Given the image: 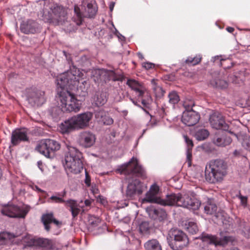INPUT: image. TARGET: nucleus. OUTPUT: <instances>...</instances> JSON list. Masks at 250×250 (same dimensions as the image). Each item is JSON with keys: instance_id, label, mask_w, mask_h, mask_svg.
Masks as SVG:
<instances>
[{"instance_id": "obj_58", "label": "nucleus", "mask_w": 250, "mask_h": 250, "mask_svg": "<svg viewBox=\"0 0 250 250\" xmlns=\"http://www.w3.org/2000/svg\"><path fill=\"white\" fill-rule=\"evenodd\" d=\"M109 75H114V73L113 71H110L109 72Z\"/></svg>"}, {"instance_id": "obj_41", "label": "nucleus", "mask_w": 250, "mask_h": 250, "mask_svg": "<svg viewBox=\"0 0 250 250\" xmlns=\"http://www.w3.org/2000/svg\"><path fill=\"white\" fill-rule=\"evenodd\" d=\"M153 89L157 97H160L163 96L165 93V91L163 88L159 86L154 85Z\"/></svg>"}, {"instance_id": "obj_29", "label": "nucleus", "mask_w": 250, "mask_h": 250, "mask_svg": "<svg viewBox=\"0 0 250 250\" xmlns=\"http://www.w3.org/2000/svg\"><path fill=\"white\" fill-rule=\"evenodd\" d=\"M202 60V56L200 54L196 55L195 57H188L185 60V63L188 65L194 66L198 64Z\"/></svg>"}, {"instance_id": "obj_21", "label": "nucleus", "mask_w": 250, "mask_h": 250, "mask_svg": "<svg viewBox=\"0 0 250 250\" xmlns=\"http://www.w3.org/2000/svg\"><path fill=\"white\" fill-rule=\"evenodd\" d=\"M146 211L152 219L160 222L165 220L167 217L166 211L161 208L151 206L147 208Z\"/></svg>"}, {"instance_id": "obj_37", "label": "nucleus", "mask_w": 250, "mask_h": 250, "mask_svg": "<svg viewBox=\"0 0 250 250\" xmlns=\"http://www.w3.org/2000/svg\"><path fill=\"white\" fill-rule=\"evenodd\" d=\"M150 227L147 221H144L140 225V231L142 234L147 233L149 232Z\"/></svg>"}, {"instance_id": "obj_62", "label": "nucleus", "mask_w": 250, "mask_h": 250, "mask_svg": "<svg viewBox=\"0 0 250 250\" xmlns=\"http://www.w3.org/2000/svg\"><path fill=\"white\" fill-rule=\"evenodd\" d=\"M113 81H114L118 80V79H115V78H113Z\"/></svg>"}, {"instance_id": "obj_27", "label": "nucleus", "mask_w": 250, "mask_h": 250, "mask_svg": "<svg viewBox=\"0 0 250 250\" xmlns=\"http://www.w3.org/2000/svg\"><path fill=\"white\" fill-rule=\"evenodd\" d=\"M66 193L65 189L61 192H56L55 195L51 196L48 199L47 202L52 203H64L65 205L66 201L63 199V198L66 196Z\"/></svg>"}, {"instance_id": "obj_36", "label": "nucleus", "mask_w": 250, "mask_h": 250, "mask_svg": "<svg viewBox=\"0 0 250 250\" xmlns=\"http://www.w3.org/2000/svg\"><path fill=\"white\" fill-rule=\"evenodd\" d=\"M241 145L246 150L250 152V136L244 135L242 137Z\"/></svg>"}, {"instance_id": "obj_56", "label": "nucleus", "mask_w": 250, "mask_h": 250, "mask_svg": "<svg viewBox=\"0 0 250 250\" xmlns=\"http://www.w3.org/2000/svg\"><path fill=\"white\" fill-rule=\"evenodd\" d=\"M137 55H138V57L141 59H144V56L143 55V54L141 53H138L137 54Z\"/></svg>"}, {"instance_id": "obj_39", "label": "nucleus", "mask_w": 250, "mask_h": 250, "mask_svg": "<svg viewBox=\"0 0 250 250\" xmlns=\"http://www.w3.org/2000/svg\"><path fill=\"white\" fill-rule=\"evenodd\" d=\"M230 240V237L224 236L222 238H218L216 236V241L215 246H224L226 245Z\"/></svg>"}, {"instance_id": "obj_25", "label": "nucleus", "mask_w": 250, "mask_h": 250, "mask_svg": "<svg viewBox=\"0 0 250 250\" xmlns=\"http://www.w3.org/2000/svg\"><path fill=\"white\" fill-rule=\"evenodd\" d=\"M65 206L67 208H69V211L71 212L73 218H76L80 212L79 204L76 200L73 199L66 200Z\"/></svg>"}, {"instance_id": "obj_34", "label": "nucleus", "mask_w": 250, "mask_h": 250, "mask_svg": "<svg viewBox=\"0 0 250 250\" xmlns=\"http://www.w3.org/2000/svg\"><path fill=\"white\" fill-rule=\"evenodd\" d=\"M169 103L173 105L177 104L180 101V97L177 92L172 91L168 94Z\"/></svg>"}, {"instance_id": "obj_9", "label": "nucleus", "mask_w": 250, "mask_h": 250, "mask_svg": "<svg viewBox=\"0 0 250 250\" xmlns=\"http://www.w3.org/2000/svg\"><path fill=\"white\" fill-rule=\"evenodd\" d=\"M126 84L135 92L139 102H141L144 106L147 107L151 100L144 86L133 79H128Z\"/></svg>"}, {"instance_id": "obj_4", "label": "nucleus", "mask_w": 250, "mask_h": 250, "mask_svg": "<svg viewBox=\"0 0 250 250\" xmlns=\"http://www.w3.org/2000/svg\"><path fill=\"white\" fill-rule=\"evenodd\" d=\"M161 205L177 206L196 210L201 205L200 202L194 197H190L188 194L182 195L181 193H172L167 195L165 199H163Z\"/></svg>"}, {"instance_id": "obj_55", "label": "nucleus", "mask_w": 250, "mask_h": 250, "mask_svg": "<svg viewBox=\"0 0 250 250\" xmlns=\"http://www.w3.org/2000/svg\"><path fill=\"white\" fill-rule=\"evenodd\" d=\"M35 188H36V190H37V191H39V192H42V193H46H46L44 191H43V190H42L41 188H39L38 187H37V186H35Z\"/></svg>"}, {"instance_id": "obj_1", "label": "nucleus", "mask_w": 250, "mask_h": 250, "mask_svg": "<svg viewBox=\"0 0 250 250\" xmlns=\"http://www.w3.org/2000/svg\"><path fill=\"white\" fill-rule=\"evenodd\" d=\"M118 170L127 176L128 183L125 195L128 198L133 199L135 196L142 194L145 187L143 183L136 178L145 179L146 178V174L136 158L133 157L128 163L121 166Z\"/></svg>"}, {"instance_id": "obj_60", "label": "nucleus", "mask_w": 250, "mask_h": 250, "mask_svg": "<svg viewBox=\"0 0 250 250\" xmlns=\"http://www.w3.org/2000/svg\"><path fill=\"white\" fill-rule=\"evenodd\" d=\"M113 7V4L112 5H110V9L111 10H112Z\"/></svg>"}, {"instance_id": "obj_52", "label": "nucleus", "mask_w": 250, "mask_h": 250, "mask_svg": "<svg viewBox=\"0 0 250 250\" xmlns=\"http://www.w3.org/2000/svg\"><path fill=\"white\" fill-rule=\"evenodd\" d=\"M92 190V192H93V194L95 195V196L97 197V194H98L99 192V189L96 188H93Z\"/></svg>"}, {"instance_id": "obj_2", "label": "nucleus", "mask_w": 250, "mask_h": 250, "mask_svg": "<svg viewBox=\"0 0 250 250\" xmlns=\"http://www.w3.org/2000/svg\"><path fill=\"white\" fill-rule=\"evenodd\" d=\"M82 73L73 66L70 70L61 74L56 78L57 86L73 90L76 87L77 94L79 96L85 97L88 94L90 84L88 81L80 79Z\"/></svg>"}, {"instance_id": "obj_50", "label": "nucleus", "mask_w": 250, "mask_h": 250, "mask_svg": "<svg viewBox=\"0 0 250 250\" xmlns=\"http://www.w3.org/2000/svg\"><path fill=\"white\" fill-rule=\"evenodd\" d=\"M85 183L88 187L90 185V177L86 172L85 174Z\"/></svg>"}, {"instance_id": "obj_20", "label": "nucleus", "mask_w": 250, "mask_h": 250, "mask_svg": "<svg viewBox=\"0 0 250 250\" xmlns=\"http://www.w3.org/2000/svg\"><path fill=\"white\" fill-rule=\"evenodd\" d=\"M96 140L94 134L89 131H83L79 136V142L84 147H89L94 145Z\"/></svg>"}, {"instance_id": "obj_48", "label": "nucleus", "mask_w": 250, "mask_h": 250, "mask_svg": "<svg viewBox=\"0 0 250 250\" xmlns=\"http://www.w3.org/2000/svg\"><path fill=\"white\" fill-rule=\"evenodd\" d=\"M239 198L241 200V203L242 205L245 206L247 204V197L246 196L240 195Z\"/></svg>"}, {"instance_id": "obj_31", "label": "nucleus", "mask_w": 250, "mask_h": 250, "mask_svg": "<svg viewBox=\"0 0 250 250\" xmlns=\"http://www.w3.org/2000/svg\"><path fill=\"white\" fill-rule=\"evenodd\" d=\"M217 209L216 205L210 200H208L204 207L205 213L209 214L215 213Z\"/></svg>"}, {"instance_id": "obj_59", "label": "nucleus", "mask_w": 250, "mask_h": 250, "mask_svg": "<svg viewBox=\"0 0 250 250\" xmlns=\"http://www.w3.org/2000/svg\"><path fill=\"white\" fill-rule=\"evenodd\" d=\"M229 133H230V134H233V135H234V136H235L236 137H237V135H236V134L234 133L233 132H231V131H229Z\"/></svg>"}, {"instance_id": "obj_19", "label": "nucleus", "mask_w": 250, "mask_h": 250, "mask_svg": "<svg viewBox=\"0 0 250 250\" xmlns=\"http://www.w3.org/2000/svg\"><path fill=\"white\" fill-rule=\"evenodd\" d=\"M20 30L25 34H35L38 31V24L31 20L22 21L20 24Z\"/></svg>"}, {"instance_id": "obj_49", "label": "nucleus", "mask_w": 250, "mask_h": 250, "mask_svg": "<svg viewBox=\"0 0 250 250\" xmlns=\"http://www.w3.org/2000/svg\"><path fill=\"white\" fill-rule=\"evenodd\" d=\"M191 149L190 148H188L187 152V157L188 161L191 162V158H192V153H191Z\"/></svg>"}, {"instance_id": "obj_22", "label": "nucleus", "mask_w": 250, "mask_h": 250, "mask_svg": "<svg viewBox=\"0 0 250 250\" xmlns=\"http://www.w3.org/2000/svg\"><path fill=\"white\" fill-rule=\"evenodd\" d=\"M41 222L44 226L45 230L47 232L50 230L51 223L54 224L57 226L62 225V223L54 217L52 212L42 214L41 217Z\"/></svg>"}, {"instance_id": "obj_32", "label": "nucleus", "mask_w": 250, "mask_h": 250, "mask_svg": "<svg viewBox=\"0 0 250 250\" xmlns=\"http://www.w3.org/2000/svg\"><path fill=\"white\" fill-rule=\"evenodd\" d=\"M185 229L192 234H196L198 231V228L196 224L192 221H188L185 223Z\"/></svg>"}, {"instance_id": "obj_26", "label": "nucleus", "mask_w": 250, "mask_h": 250, "mask_svg": "<svg viewBox=\"0 0 250 250\" xmlns=\"http://www.w3.org/2000/svg\"><path fill=\"white\" fill-rule=\"evenodd\" d=\"M232 142L231 138L225 134L221 136H216L213 140L214 144L219 146H225L229 145Z\"/></svg>"}, {"instance_id": "obj_17", "label": "nucleus", "mask_w": 250, "mask_h": 250, "mask_svg": "<svg viewBox=\"0 0 250 250\" xmlns=\"http://www.w3.org/2000/svg\"><path fill=\"white\" fill-rule=\"evenodd\" d=\"M159 187L156 184H153L149 190L146 194L144 201L148 203H157L161 205L163 202L162 199L158 196L159 192Z\"/></svg>"}, {"instance_id": "obj_54", "label": "nucleus", "mask_w": 250, "mask_h": 250, "mask_svg": "<svg viewBox=\"0 0 250 250\" xmlns=\"http://www.w3.org/2000/svg\"><path fill=\"white\" fill-rule=\"evenodd\" d=\"M91 204V202L89 200H85L84 201V204L86 206H89Z\"/></svg>"}, {"instance_id": "obj_46", "label": "nucleus", "mask_w": 250, "mask_h": 250, "mask_svg": "<svg viewBox=\"0 0 250 250\" xmlns=\"http://www.w3.org/2000/svg\"><path fill=\"white\" fill-rule=\"evenodd\" d=\"M216 86L221 87L222 88H226L228 86V83L226 81H219L216 83Z\"/></svg>"}, {"instance_id": "obj_51", "label": "nucleus", "mask_w": 250, "mask_h": 250, "mask_svg": "<svg viewBox=\"0 0 250 250\" xmlns=\"http://www.w3.org/2000/svg\"><path fill=\"white\" fill-rule=\"evenodd\" d=\"M242 154V150H235L233 152V155L235 156H239Z\"/></svg>"}, {"instance_id": "obj_6", "label": "nucleus", "mask_w": 250, "mask_h": 250, "mask_svg": "<svg viewBox=\"0 0 250 250\" xmlns=\"http://www.w3.org/2000/svg\"><path fill=\"white\" fill-rule=\"evenodd\" d=\"M68 152L65 157L64 167L67 172L78 174L83 169L82 154L76 148L66 145Z\"/></svg>"}, {"instance_id": "obj_7", "label": "nucleus", "mask_w": 250, "mask_h": 250, "mask_svg": "<svg viewBox=\"0 0 250 250\" xmlns=\"http://www.w3.org/2000/svg\"><path fill=\"white\" fill-rule=\"evenodd\" d=\"M83 6L84 7V11L83 14L81 12L80 7L77 5L74 6L75 15L73 17V20L78 25L82 24L84 17L93 18L96 15L97 11V7L94 0L83 2Z\"/></svg>"}, {"instance_id": "obj_15", "label": "nucleus", "mask_w": 250, "mask_h": 250, "mask_svg": "<svg viewBox=\"0 0 250 250\" xmlns=\"http://www.w3.org/2000/svg\"><path fill=\"white\" fill-rule=\"evenodd\" d=\"M209 122L212 127L216 129L228 131L229 128L224 117L219 112L214 113L210 116Z\"/></svg>"}, {"instance_id": "obj_57", "label": "nucleus", "mask_w": 250, "mask_h": 250, "mask_svg": "<svg viewBox=\"0 0 250 250\" xmlns=\"http://www.w3.org/2000/svg\"><path fill=\"white\" fill-rule=\"evenodd\" d=\"M229 62V60H222L221 61V65L223 66V62Z\"/></svg>"}, {"instance_id": "obj_35", "label": "nucleus", "mask_w": 250, "mask_h": 250, "mask_svg": "<svg viewBox=\"0 0 250 250\" xmlns=\"http://www.w3.org/2000/svg\"><path fill=\"white\" fill-rule=\"evenodd\" d=\"M209 135V132L205 129L199 130L195 134V137L198 140H204L206 139Z\"/></svg>"}, {"instance_id": "obj_63", "label": "nucleus", "mask_w": 250, "mask_h": 250, "mask_svg": "<svg viewBox=\"0 0 250 250\" xmlns=\"http://www.w3.org/2000/svg\"><path fill=\"white\" fill-rule=\"evenodd\" d=\"M98 197L100 198V199H101V198L102 197L101 195H98Z\"/></svg>"}, {"instance_id": "obj_44", "label": "nucleus", "mask_w": 250, "mask_h": 250, "mask_svg": "<svg viewBox=\"0 0 250 250\" xmlns=\"http://www.w3.org/2000/svg\"><path fill=\"white\" fill-rule=\"evenodd\" d=\"M185 142L188 146V148L192 149L193 146V143L192 141L187 136H184Z\"/></svg>"}, {"instance_id": "obj_13", "label": "nucleus", "mask_w": 250, "mask_h": 250, "mask_svg": "<svg viewBox=\"0 0 250 250\" xmlns=\"http://www.w3.org/2000/svg\"><path fill=\"white\" fill-rule=\"evenodd\" d=\"M29 130L26 128H16L13 130L11 136V143L13 146L21 142H29Z\"/></svg>"}, {"instance_id": "obj_12", "label": "nucleus", "mask_w": 250, "mask_h": 250, "mask_svg": "<svg viewBox=\"0 0 250 250\" xmlns=\"http://www.w3.org/2000/svg\"><path fill=\"white\" fill-rule=\"evenodd\" d=\"M71 117L76 129H82L89 126L90 122L93 118V114L91 112H85Z\"/></svg>"}, {"instance_id": "obj_16", "label": "nucleus", "mask_w": 250, "mask_h": 250, "mask_svg": "<svg viewBox=\"0 0 250 250\" xmlns=\"http://www.w3.org/2000/svg\"><path fill=\"white\" fill-rule=\"evenodd\" d=\"M30 243L31 246L39 247L46 250H54L56 248L54 240L46 238H34L31 239Z\"/></svg>"}, {"instance_id": "obj_38", "label": "nucleus", "mask_w": 250, "mask_h": 250, "mask_svg": "<svg viewBox=\"0 0 250 250\" xmlns=\"http://www.w3.org/2000/svg\"><path fill=\"white\" fill-rule=\"evenodd\" d=\"M194 105V102L192 99H186L183 103V106L186 109V111L193 110L192 107Z\"/></svg>"}, {"instance_id": "obj_14", "label": "nucleus", "mask_w": 250, "mask_h": 250, "mask_svg": "<svg viewBox=\"0 0 250 250\" xmlns=\"http://www.w3.org/2000/svg\"><path fill=\"white\" fill-rule=\"evenodd\" d=\"M45 92L41 90L34 89L28 93L29 103L33 105L41 106L45 102Z\"/></svg>"}, {"instance_id": "obj_23", "label": "nucleus", "mask_w": 250, "mask_h": 250, "mask_svg": "<svg viewBox=\"0 0 250 250\" xmlns=\"http://www.w3.org/2000/svg\"><path fill=\"white\" fill-rule=\"evenodd\" d=\"M52 14L49 17V20L54 19L56 20L58 23L62 24L66 20V13L60 6H56L52 10Z\"/></svg>"}, {"instance_id": "obj_47", "label": "nucleus", "mask_w": 250, "mask_h": 250, "mask_svg": "<svg viewBox=\"0 0 250 250\" xmlns=\"http://www.w3.org/2000/svg\"><path fill=\"white\" fill-rule=\"evenodd\" d=\"M143 66L146 69H149L154 67V64L151 62H146L143 63Z\"/></svg>"}, {"instance_id": "obj_24", "label": "nucleus", "mask_w": 250, "mask_h": 250, "mask_svg": "<svg viewBox=\"0 0 250 250\" xmlns=\"http://www.w3.org/2000/svg\"><path fill=\"white\" fill-rule=\"evenodd\" d=\"M72 117L62 123L59 126L60 132L62 134H66L76 130L75 125L73 124Z\"/></svg>"}, {"instance_id": "obj_10", "label": "nucleus", "mask_w": 250, "mask_h": 250, "mask_svg": "<svg viewBox=\"0 0 250 250\" xmlns=\"http://www.w3.org/2000/svg\"><path fill=\"white\" fill-rule=\"evenodd\" d=\"M60 144L52 139H44L41 141L37 145L36 150L47 158L54 157V152L60 149Z\"/></svg>"}, {"instance_id": "obj_33", "label": "nucleus", "mask_w": 250, "mask_h": 250, "mask_svg": "<svg viewBox=\"0 0 250 250\" xmlns=\"http://www.w3.org/2000/svg\"><path fill=\"white\" fill-rule=\"evenodd\" d=\"M107 100V98L106 93L102 92L97 95L95 100V104L98 106H102L106 103Z\"/></svg>"}, {"instance_id": "obj_53", "label": "nucleus", "mask_w": 250, "mask_h": 250, "mask_svg": "<svg viewBox=\"0 0 250 250\" xmlns=\"http://www.w3.org/2000/svg\"><path fill=\"white\" fill-rule=\"evenodd\" d=\"M226 29L229 33H232L234 30V28L232 27H228Z\"/></svg>"}, {"instance_id": "obj_30", "label": "nucleus", "mask_w": 250, "mask_h": 250, "mask_svg": "<svg viewBox=\"0 0 250 250\" xmlns=\"http://www.w3.org/2000/svg\"><path fill=\"white\" fill-rule=\"evenodd\" d=\"M200 239L203 242L207 244L215 245V242L216 241V236L215 235L203 233L200 236Z\"/></svg>"}, {"instance_id": "obj_61", "label": "nucleus", "mask_w": 250, "mask_h": 250, "mask_svg": "<svg viewBox=\"0 0 250 250\" xmlns=\"http://www.w3.org/2000/svg\"><path fill=\"white\" fill-rule=\"evenodd\" d=\"M132 101L135 105H137V102H135V101H133V100H132Z\"/></svg>"}, {"instance_id": "obj_11", "label": "nucleus", "mask_w": 250, "mask_h": 250, "mask_svg": "<svg viewBox=\"0 0 250 250\" xmlns=\"http://www.w3.org/2000/svg\"><path fill=\"white\" fill-rule=\"evenodd\" d=\"M30 209L28 206H23L21 208L13 205H7L2 208L1 212L3 215L12 218H24Z\"/></svg>"}, {"instance_id": "obj_45", "label": "nucleus", "mask_w": 250, "mask_h": 250, "mask_svg": "<svg viewBox=\"0 0 250 250\" xmlns=\"http://www.w3.org/2000/svg\"><path fill=\"white\" fill-rule=\"evenodd\" d=\"M7 234L4 232L0 233V245L5 243V241L7 238Z\"/></svg>"}, {"instance_id": "obj_5", "label": "nucleus", "mask_w": 250, "mask_h": 250, "mask_svg": "<svg viewBox=\"0 0 250 250\" xmlns=\"http://www.w3.org/2000/svg\"><path fill=\"white\" fill-rule=\"evenodd\" d=\"M66 88H62L58 86V95L59 104L63 112H77L80 111L81 103Z\"/></svg>"}, {"instance_id": "obj_42", "label": "nucleus", "mask_w": 250, "mask_h": 250, "mask_svg": "<svg viewBox=\"0 0 250 250\" xmlns=\"http://www.w3.org/2000/svg\"><path fill=\"white\" fill-rule=\"evenodd\" d=\"M105 113L104 110H99L95 113V118L99 120L102 121V119L104 117Z\"/></svg>"}, {"instance_id": "obj_18", "label": "nucleus", "mask_w": 250, "mask_h": 250, "mask_svg": "<svg viewBox=\"0 0 250 250\" xmlns=\"http://www.w3.org/2000/svg\"><path fill=\"white\" fill-rule=\"evenodd\" d=\"M200 118V115L194 110L185 111L182 116V122L188 126L196 124Z\"/></svg>"}, {"instance_id": "obj_28", "label": "nucleus", "mask_w": 250, "mask_h": 250, "mask_svg": "<svg viewBox=\"0 0 250 250\" xmlns=\"http://www.w3.org/2000/svg\"><path fill=\"white\" fill-rule=\"evenodd\" d=\"M146 250H162V246L158 240L152 239L146 242L144 244Z\"/></svg>"}, {"instance_id": "obj_8", "label": "nucleus", "mask_w": 250, "mask_h": 250, "mask_svg": "<svg viewBox=\"0 0 250 250\" xmlns=\"http://www.w3.org/2000/svg\"><path fill=\"white\" fill-rule=\"evenodd\" d=\"M168 244L173 250H182L189 243L187 234L183 231L177 229H171L167 238Z\"/></svg>"}, {"instance_id": "obj_40", "label": "nucleus", "mask_w": 250, "mask_h": 250, "mask_svg": "<svg viewBox=\"0 0 250 250\" xmlns=\"http://www.w3.org/2000/svg\"><path fill=\"white\" fill-rule=\"evenodd\" d=\"M88 222L91 227L95 228L99 226L101 223V220L98 217L91 216L89 219Z\"/></svg>"}, {"instance_id": "obj_3", "label": "nucleus", "mask_w": 250, "mask_h": 250, "mask_svg": "<svg viewBox=\"0 0 250 250\" xmlns=\"http://www.w3.org/2000/svg\"><path fill=\"white\" fill-rule=\"evenodd\" d=\"M227 164L222 159L210 161L205 168V179L211 184L221 182L227 174Z\"/></svg>"}, {"instance_id": "obj_43", "label": "nucleus", "mask_w": 250, "mask_h": 250, "mask_svg": "<svg viewBox=\"0 0 250 250\" xmlns=\"http://www.w3.org/2000/svg\"><path fill=\"white\" fill-rule=\"evenodd\" d=\"M101 122L105 125H110L113 123V120L111 117L105 115Z\"/></svg>"}]
</instances>
